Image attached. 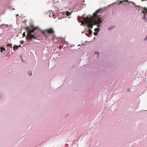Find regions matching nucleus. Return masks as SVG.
Returning a JSON list of instances; mask_svg holds the SVG:
<instances>
[{"mask_svg":"<svg viewBox=\"0 0 147 147\" xmlns=\"http://www.w3.org/2000/svg\"><path fill=\"white\" fill-rule=\"evenodd\" d=\"M12 45L11 44H9L7 45V46H9L10 47H11V48H12Z\"/></svg>","mask_w":147,"mask_h":147,"instance_id":"12","label":"nucleus"},{"mask_svg":"<svg viewBox=\"0 0 147 147\" xmlns=\"http://www.w3.org/2000/svg\"><path fill=\"white\" fill-rule=\"evenodd\" d=\"M92 19V17L90 18L87 17L86 18L85 20L87 22V26L88 28H92L93 26L94 25V24H93V22Z\"/></svg>","mask_w":147,"mask_h":147,"instance_id":"4","label":"nucleus"},{"mask_svg":"<svg viewBox=\"0 0 147 147\" xmlns=\"http://www.w3.org/2000/svg\"><path fill=\"white\" fill-rule=\"evenodd\" d=\"M125 2L128 3V0H124L122 1H120V3L121 4L122 3H125Z\"/></svg>","mask_w":147,"mask_h":147,"instance_id":"7","label":"nucleus"},{"mask_svg":"<svg viewBox=\"0 0 147 147\" xmlns=\"http://www.w3.org/2000/svg\"><path fill=\"white\" fill-rule=\"evenodd\" d=\"M97 54H98V55L99 54V53H97Z\"/></svg>","mask_w":147,"mask_h":147,"instance_id":"20","label":"nucleus"},{"mask_svg":"<svg viewBox=\"0 0 147 147\" xmlns=\"http://www.w3.org/2000/svg\"><path fill=\"white\" fill-rule=\"evenodd\" d=\"M97 32H94V34L95 35H97Z\"/></svg>","mask_w":147,"mask_h":147,"instance_id":"15","label":"nucleus"},{"mask_svg":"<svg viewBox=\"0 0 147 147\" xmlns=\"http://www.w3.org/2000/svg\"><path fill=\"white\" fill-rule=\"evenodd\" d=\"M36 29V28H34L32 30H31L30 27L28 26H27L26 28V32L27 33L28 37L30 40H32L33 39L40 40L38 39L39 37L38 34L36 33L33 34Z\"/></svg>","mask_w":147,"mask_h":147,"instance_id":"1","label":"nucleus"},{"mask_svg":"<svg viewBox=\"0 0 147 147\" xmlns=\"http://www.w3.org/2000/svg\"><path fill=\"white\" fill-rule=\"evenodd\" d=\"M86 18H84V20L82 22L81 24L82 25H85L86 23L87 24L86 21L85 20Z\"/></svg>","mask_w":147,"mask_h":147,"instance_id":"6","label":"nucleus"},{"mask_svg":"<svg viewBox=\"0 0 147 147\" xmlns=\"http://www.w3.org/2000/svg\"><path fill=\"white\" fill-rule=\"evenodd\" d=\"M138 8L139 9L138 10L139 12L143 13L144 14L147 13V9L144 8H141L140 9H139V7H140V6H138Z\"/></svg>","mask_w":147,"mask_h":147,"instance_id":"5","label":"nucleus"},{"mask_svg":"<svg viewBox=\"0 0 147 147\" xmlns=\"http://www.w3.org/2000/svg\"><path fill=\"white\" fill-rule=\"evenodd\" d=\"M97 54H98V55L99 54V53H97Z\"/></svg>","mask_w":147,"mask_h":147,"instance_id":"19","label":"nucleus"},{"mask_svg":"<svg viewBox=\"0 0 147 147\" xmlns=\"http://www.w3.org/2000/svg\"><path fill=\"white\" fill-rule=\"evenodd\" d=\"M94 30L95 31L98 32L99 31V29L98 28H96Z\"/></svg>","mask_w":147,"mask_h":147,"instance_id":"13","label":"nucleus"},{"mask_svg":"<svg viewBox=\"0 0 147 147\" xmlns=\"http://www.w3.org/2000/svg\"><path fill=\"white\" fill-rule=\"evenodd\" d=\"M147 40V36L145 37V38H144V40Z\"/></svg>","mask_w":147,"mask_h":147,"instance_id":"18","label":"nucleus"},{"mask_svg":"<svg viewBox=\"0 0 147 147\" xmlns=\"http://www.w3.org/2000/svg\"><path fill=\"white\" fill-rule=\"evenodd\" d=\"M41 32L43 35L45 36V37L46 38L47 37L48 35L47 34H53L55 32L53 29L52 28L43 30Z\"/></svg>","mask_w":147,"mask_h":147,"instance_id":"3","label":"nucleus"},{"mask_svg":"<svg viewBox=\"0 0 147 147\" xmlns=\"http://www.w3.org/2000/svg\"><path fill=\"white\" fill-rule=\"evenodd\" d=\"M23 36H25V32H24L23 33Z\"/></svg>","mask_w":147,"mask_h":147,"instance_id":"16","label":"nucleus"},{"mask_svg":"<svg viewBox=\"0 0 147 147\" xmlns=\"http://www.w3.org/2000/svg\"><path fill=\"white\" fill-rule=\"evenodd\" d=\"M101 10V9H100L96 10V12L94 13L93 14V16L94 17L96 18H97V20L98 21V23L95 22L94 24L95 25H98L97 26L98 27L100 26V25L99 24L103 22V20H101V19L102 18H101L100 16L97 15L98 13Z\"/></svg>","mask_w":147,"mask_h":147,"instance_id":"2","label":"nucleus"},{"mask_svg":"<svg viewBox=\"0 0 147 147\" xmlns=\"http://www.w3.org/2000/svg\"><path fill=\"white\" fill-rule=\"evenodd\" d=\"M71 12L67 11L66 12V15L67 16H69L71 14Z\"/></svg>","mask_w":147,"mask_h":147,"instance_id":"8","label":"nucleus"},{"mask_svg":"<svg viewBox=\"0 0 147 147\" xmlns=\"http://www.w3.org/2000/svg\"><path fill=\"white\" fill-rule=\"evenodd\" d=\"M1 52L2 53L3 52V50H5V49L4 48H3V47H1Z\"/></svg>","mask_w":147,"mask_h":147,"instance_id":"11","label":"nucleus"},{"mask_svg":"<svg viewBox=\"0 0 147 147\" xmlns=\"http://www.w3.org/2000/svg\"><path fill=\"white\" fill-rule=\"evenodd\" d=\"M16 47H16L18 49L19 47H21V45H20L19 46H16Z\"/></svg>","mask_w":147,"mask_h":147,"instance_id":"17","label":"nucleus"},{"mask_svg":"<svg viewBox=\"0 0 147 147\" xmlns=\"http://www.w3.org/2000/svg\"><path fill=\"white\" fill-rule=\"evenodd\" d=\"M144 16L143 17V19L144 20L146 21V14H144Z\"/></svg>","mask_w":147,"mask_h":147,"instance_id":"9","label":"nucleus"},{"mask_svg":"<svg viewBox=\"0 0 147 147\" xmlns=\"http://www.w3.org/2000/svg\"><path fill=\"white\" fill-rule=\"evenodd\" d=\"M89 34H92V31L91 29H89L88 31Z\"/></svg>","mask_w":147,"mask_h":147,"instance_id":"10","label":"nucleus"},{"mask_svg":"<svg viewBox=\"0 0 147 147\" xmlns=\"http://www.w3.org/2000/svg\"><path fill=\"white\" fill-rule=\"evenodd\" d=\"M28 74H30V75H31L32 74V73L30 71H28Z\"/></svg>","mask_w":147,"mask_h":147,"instance_id":"14","label":"nucleus"}]
</instances>
